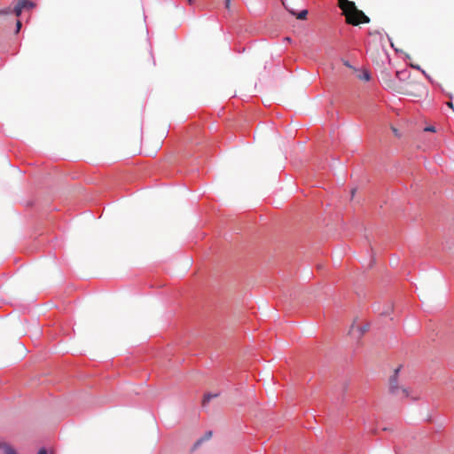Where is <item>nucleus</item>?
Wrapping results in <instances>:
<instances>
[{"label": "nucleus", "instance_id": "obj_18", "mask_svg": "<svg viewBox=\"0 0 454 454\" xmlns=\"http://www.w3.org/2000/svg\"><path fill=\"white\" fill-rule=\"evenodd\" d=\"M355 192H356V189H353V190H352V192H351V196H352V198L354 197Z\"/></svg>", "mask_w": 454, "mask_h": 454}, {"label": "nucleus", "instance_id": "obj_14", "mask_svg": "<svg viewBox=\"0 0 454 454\" xmlns=\"http://www.w3.org/2000/svg\"><path fill=\"white\" fill-rule=\"evenodd\" d=\"M231 0H225V8H226V9H228V10H229V9H230V7H231Z\"/></svg>", "mask_w": 454, "mask_h": 454}, {"label": "nucleus", "instance_id": "obj_4", "mask_svg": "<svg viewBox=\"0 0 454 454\" xmlns=\"http://www.w3.org/2000/svg\"><path fill=\"white\" fill-rule=\"evenodd\" d=\"M286 10L293 15H295L298 20H305L308 15L307 10H302L299 13H296L294 10L289 9L287 6H286Z\"/></svg>", "mask_w": 454, "mask_h": 454}, {"label": "nucleus", "instance_id": "obj_19", "mask_svg": "<svg viewBox=\"0 0 454 454\" xmlns=\"http://www.w3.org/2000/svg\"><path fill=\"white\" fill-rule=\"evenodd\" d=\"M190 4L193 3V0H187Z\"/></svg>", "mask_w": 454, "mask_h": 454}, {"label": "nucleus", "instance_id": "obj_16", "mask_svg": "<svg viewBox=\"0 0 454 454\" xmlns=\"http://www.w3.org/2000/svg\"><path fill=\"white\" fill-rule=\"evenodd\" d=\"M447 106H448L449 107H450L452 110H454V106H453V103H452L451 101L447 102Z\"/></svg>", "mask_w": 454, "mask_h": 454}, {"label": "nucleus", "instance_id": "obj_17", "mask_svg": "<svg viewBox=\"0 0 454 454\" xmlns=\"http://www.w3.org/2000/svg\"><path fill=\"white\" fill-rule=\"evenodd\" d=\"M344 65L348 67H351V66L349 65V63L348 61H344Z\"/></svg>", "mask_w": 454, "mask_h": 454}, {"label": "nucleus", "instance_id": "obj_5", "mask_svg": "<svg viewBox=\"0 0 454 454\" xmlns=\"http://www.w3.org/2000/svg\"><path fill=\"white\" fill-rule=\"evenodd\" d=\"M20 3L23 6L24 9L25 8L33 9L35 6V3H33L29 0H20Z\"/></svg>", "mask_w": 454, "mask_h": 454}, {"label": "nucleus", "instance_id": "obj_13", "mask_svg": "<svg viewBox=\"0 0 454 454\" xmlns=\"http://www.w3.org/2000/svg\"><path fill=\"white\" fill-rule=\"evenodd\" d=\"M425 131H429V132H435V128L434 126H428V127H426Z\"/></svg>", "mask_w": 454, "mask_h": 454}, {"label": "nucleus", "instance_id": "obj_9", "mask_svg": "<svg viewBox=\"0 0 454 454\" xmlns=\"http://www.w3.org/2000/svg\"><path fill=\"white\" fill-rule=\"evenodd\" d=\"M211 435H212V433H211V432H207V433H206L205 437L200 438V440H198V441L196 442V443H195V447L199 446V445H200L203 441L209 439V438L211 437Z\"/></svg>", "mask_w": 454, "mask_h": 454}, {"label": "nucleus", "instance_id": "obj_8", "mask_svg": "<svg viewBox=\"0 0 454 454\" xmlns=\"http://www.w3.org/2000/svg\"><path fill=\"white\" fill-rule=\"evenodd\" d=\"M23 9H24L23 6L19 2L17 4V5L14 7V9L12 10V12L15 13L16 16L19 17V16H20Z\"/></svg>", "mask_w": 454, "mask_h": 454}, {"label": "nucleus", "instance_id": "obj_11", "mask_svg": "<svg viewBox=\"0 0 454 454\" xmlns=\"http://www.w3.org/2000/svg\"><path fill=\"white\" fill-rule=\"evenodd\" d=\"M216 395H209V394H208V395H206L204 396V399H203L202 404H203V405H205L207 403H208V402L210 401V399H211L212 397H215Z\"/></svg>", "mask_w": 454, "mask_h": 454}, {"label": "nucleus", "instance_id": "obj_6", "mask_svg": "<svg viewBox=\"0 0 454 454\" xmlns=\"http://www.w3.org/2000/svg\"><path fill=\"white\" fill-rule=\"evenodd\" d=\"M356 332H357L358 337H360L365 332V328H363V327H361L359 325H357V326L352 325V327H351V333L354 334Z\"/></svg>", "mask_w": 454, "mask_h": 454}, {"label": "nucleus", "instance_id": "obj_15", "mask_svg": "<svg viewBox=\"0 0 454 454\" xmlns=\"http://www.w3.org/2000/svg\"><path fill=\"white\" fill-rule=\"evenodd\" d=\"M37 454H47V451L45 449H40Z\"/></svg>", "mask_w": 454, "mask_h": 454}, {"label": "nucleus", "instance_id": "obj_1", "mask_svg": "<svg viewBox=\"0 0 454 454\" xmlns=\"http://www.w3.org/2000/svg\"><path fill=\"white\" fill-rule=\"evenodd\" d=\"M399 368L395 370L394 374L389 379L388 391L389 393L398 399L403 400L411 398V400H419L421 398V392L411 387H406L400 384L398 380Z\"/></svg>", "mask_w": 454, "mask_h": 454}, {"label": "nucleus", "instance_id": "obj_7", "mask_svg": "<svg viewBox=\"0 0 454 454\" xmlns=\"http://www.w3.org/2000/svg\"><path fill=\"white\" fill-rule=\"evenodd\" d=\"M358 78L363 81H369L371 79V75L368 71L364 70L361 74H358Z\"/></svg>", "mask_w": 454, "mask_h": 454}, {"label": "nucleus", "instance_id": "obj_3", "mask_svg": "<svg viewBox=\"0 0 454 454\" xmlns=\"http://www.w3.org/2000/svg\"><path fill=\"white\" fill-rule=\"evenodd\" d=\"M0 449L3 450L4 454H18L16 450L6 442H0Z\"/></svg>", "mask_w": 454, "mask_h": 454}, {"label": "nucleus", "instance_id": "obj_10", "mask_svg": "<svg viewBox=\"0 0 454 454\" xmlns=\"http://www.w3.org/2000/svg\"><path fill=\"white\" fill-rule=\"evenodd\" d=\"M12 12V10L10 7L4 8V9L0 10V16L8 15Z\"/></svg>", "mask_w": 454, "mask_h": 454}, {"label": "nucleus", "instance_id": "obj_12", "mask_svg": "<svg viewBox=\"0 0 454 454\" xmlns=\"http://www.w3.org/2000/svg\"><path fill=\"white\" fill-rule=\"evenodd\" d=\"M21 21L20 20H17L16 22V34L20 32V28H21Z\"/></svg>", "mask_w": 454, "mask_h": 454}, {"label": "nucleus", "instance_id": "obj_2", "mask_svg": "<svg viewBox=\"0 0 454 454\" xmlns=\"http://www.w3.org/2000/svg\"><path fill=\"white\" fill-rule=\"evenodd\" d=\"M339 7L346 17V21L353 26L361 23H369L370 19L360 10H358L354 2L349 0H338Z\"/></svg>", "mask_w": 454, "mask_h": 454}]
</instances>
